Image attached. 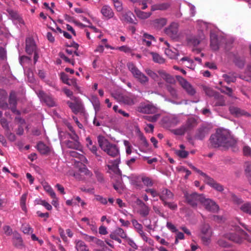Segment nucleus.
Segmentation results:
<instances>
[{
	"label": "nucleus",
	"instance_id": "1",
	"mask_svg": "<svg viewBox=\"0 0 251 251\" xmlns=\"http://www.w3.org/2000/svg\"><path fill=\"white\" fill-rule=\"evenodd\" d=\"M210 140L211 145L214 148L222 146L227 148L234 146L236 143L229 132L223 129L217 130L215 134L211 136Z\"/></svg>",
	"mask_w": 251,
	"mask_h": 251
},
{
	"label": "nucleus",
	"instance_id": "2",
	"mask_svg": "<svg viewBox=\"0 0 251 251\" xmlns=\"http://www.w3.org/2000/svg\"><path fill=\"white\" fill-rule=\"evenodd\" d=\"M98 142L101 150L109 156L116 157L119 155L120 151L118 146L110 143L104 137L99 135L98 137Z\"/></svg>",
	"mask_w": 251,
	"mask_h": 251
},
{
	"label": "nucleus",
	"instance_id": "3",
	"mask_svg": "<svg viewBox=\"0 0 251 251\" xmlns=\"http://www.w3.org/2000/svg\"><path fill=\"white\" fill-rule=\"evenodd\" d=\"M237 232L238 234L236 233H227L224 235V237L226 239L236 243H241L243 242V238H244L248 241L251 242V239L247 233L240 228L237 230Z\"/></svg>",
	"mask_w": 251,
	"mask_h": 251
},
{
	"label": "nucleus",
	"instance_id": "4",
	"mask_svg": "<svg viewBox=\"0 0 251 251\" xmlns=\"http://www.w3.org/2000/svg\"><path fill=\"white\" fill-rule=\"evenodd\" d=\"M231 199L233 202L238 206L242 212L251 215V203L250 202H244L241 198L234 194H231Z\"/></svg>",
	"mask_w": 251,
	"mask_h": 251
},
{
	"label": "nucleus",
	"instance_id": "5",
	"mask_svg": "<svg viewBox=\"0 0 251 251\" xmlns=\"http://www.w3.org/2000/svg\"><path fill=\"white\" fill-rule=\"evenodd\" d=\"M127 66L133 76L137 79L141 83L145 84L148 82V78L139 71L133 63L129 62L127 63Z\"/></svg>",
	"mask_w": 251,
	"mask_h": 251
},
{
	"label": "nucleus",
	"instance_id": "6",
	"mask_svg": "<svg viewBox=\"0 0 251 251\" xmlns=\"http://www.w3.org/2000/svg\"><path fill=\"white\" fill-rule=\"evenodd\" d=\"M197 125L196 121L194 118H189L186 122L180 127L175 130L174 133L176 135H182L193 128Z\"/></svg>",
	"mask_w": 251,
	"mask_h": 251
},
{
	"label": "nucleus",
	"instance_id": "7",
	"mask_svg": "<svg viewBox=\"0 0 251 251\" xmlns=\"http://www.w3.org/2000/svg\"><path fill=\"white\" fill-rule=\"evenodd\" d=\"M202 196L203 195H200L196 192L186 193L184 195L187 203L194 208L197 207L199 202L201 203Z\"/></svg>",
	"mask_w": 251,
	"mask_h": 251
},
{
	"label": "nucleus",
	"instance_id": "8",
	"mask_svg": "<svg viewBox=\"0 0 251 251\" xmlns=\"http://www.w3.org/2000/svg\"><path fill=\"white\" fill-rule=\"evenodd\" d=\"M201 203L204 207L205 209L212 212H217L219 210V206L213 201L205 198L203 195Z\"/></svg>",
	"mask_w": 251,
	"mask_h": 251
},
{
	"label": "nucleus",
	"instance_id": "9",
	"mask_svg": "<svg viewBox=\"0 0 251 251\" xmlns=\"http://www.w3.org/2000/svg\"><path fill=\"white\" fill-rule=\"evenodd\" d=\"M176 78L180 85L190 96H194L196 93L195 89L185 79L180 76H176Z\"/></svg>",
	"mask_w": 251,
	"mask_h": 251
},
{
	"label": "nucleus",
	"instance_id": "10",
	"mask_svg": "<svg viewBox=\"0 0 251 251\" xmlns=\"http://www.w3.org/2000/svg\"><path fill=\"white\" fill-rule=\"evenodd\" d=\"M137 111L143 114H154L157 112V108L152 104L141 103L137 107Z\"/></svg>",
	"mask_w": 251,
	"mask_h": 251
},
{
	"label": "nucleus",
	"instance_id": "11",
	"mask_svg": "<svg viewBox=\"0 0 251 251\" xmlns=\"http://www.w3.org/2000/svg\"><path fill=\"white\" fill-rule=\"evenodd\" d=\"M37 94L40 100L44 102L48 106L53 107L56 106V103L52 97L47 95L42 90H39Z\"/></svg>",
	"mask_w": 251,
	"mask_h": 251
},
{
	"label": "nucleus",
	"instance_id": "12",
	"mask_svg": "<svg viewBox=\"0 0 251 251\" xmlns=\"http://www.w3.org/2000/svg\"><path fill=\"white\" fill-rule=\"evenodd\" d=\"M165 33L172 39H176L178 37V24L172 23L164 30Z\"/></svg>",
	"mask_w": 251,
	"mask_h": 251
},
{
	"label": "nucleus",
	"instance_id": "13",
	"mask_svg": "<svg viewBox=\"0 0 251 251\" xmlns=\"http://www.w3.org/2000/svg\"><path fill=\"white\" fill-rule=\"evenodd\" d=\"M36 45L31 38H27L25 40V51L28 54H31L36 51Z\"/></svg>",
	"mask_w": 251,
	"mask_h": 251
},
{
	"label": "nucleus",
	"instance_id": "14",
	"mask_svg": "<svg viewBox=\"0 0 251 251\" xmlns=\"http://www.w3.org/2000/svg\"><path fill=\"white\" fill-rule=\"evenodd\" d=\"M224 40L222 38H218V36L215 34H211L210 35V46L213 50H218L221 44V41Z\"/></svg>",
	"mask_w": 251,
	"mask_h": 251
},
{
	"label": "nucleus",
	"instance_id": "15",
	"mask_svg": "<svg viewBox=\"0 0 251 251\" xmlns=\"http://www.w3.org/2000/svg\"><path fill=\"white\" fill-rule=\"evenodd\" d=\"M159 197L160 199L164 202L168 200L173 199L174 195L170 190L168 189L163 188L159 193Z\"/></svg>",
	"mask_w": 251,
	"mask_h": 251
},
{
	"label": "nucleus",
	"instance_id": "16",
	"mask_svg": "<svg viewBox=\"0 0 251 251\" xmlns=\"http://www.w3.org/2000/svg\"><path fill=\"white\" fill-rule=\"evenodd\" d=\"M64 144L69 149L78 150L82 152V146L79 142V140H66L64 142Z\"/></svg>",
	"mask_w": 251,
	"mask_h": 251
},
{
	"label": "nucleus",
	"instance_id": "17",
	"mask_svg": "<svg viewBox=\"0 0 251 251\" xmlns=\"http://www.w3.org/2000/svg\"><path fill=\"white\" fill-rule=\"evenodd\" d=\"M230 113L236 116L240 117L242 116H250V115L247 112L241 108L234 106H230L229 108Z\"/></svg>",
	"mask_w": 251,
	"mask_h": 251
},
{
	"label": "nucleus",
	"instance_id": "18",
	"mask_svg": "<svg viewBox=\"0 0 251 251\" xmlns=\"http://www.w3.org/2000/svg\"><path fill=\"white\" fill-rule=\"evenodd\" d=\"M204 177L205 178V181L215 190L219 192H222L224 190V188L222 185L215 182L213 178L209 177L207 175L206 176H204Z\"/></svg>",
	"mask_w": 251,
	"mask_h": 251
},
{
	"label": "nucleus",
	"instance_id": "19",
	"mask_svg": "<svg viewBox=\"0 0 251 251\" xmlns=\"http://www.w3.org/2000/svg\"><path fill=\"white\" fill-rule=\"evenodd\" d=\"M167 21V19L164 18L156 19L151 22V25L154 28L159 29L166 25Z\"/></svg>",
	"mask_w": 251,
	"mask_h": 251
},
{
	"label": "nucleus",
	"instance_id": "20",
	"mask_svg": "<svg viewBox=\"0 0 251 251\" xmlns=\"http://www.w3.org/2000/svg\"><path fill=\"white\" fill-rule=\"evenodd\" d=\"M75 102L74 103L71 101H68L67 102V104L74 113L77 114L81 111L82 106L80 102L76 98H75Z\"/></svg>",
	"mask_w": 251,
	"mask_h": 251
},
{
	"label": "nucleus",
	"instance_id": "21",
	"mask_svg": "<svg viewBox=\"0 0 251 251\" xmlns=\"http://www.w3.org/2000/svg\"><path fill=\"white\" fill-rule=\"evenodd\" d=\"M163 122L169 126H175L180 123V120L176 116H167L163 119Z\"/></svg>",
	"mask_w": 251,
	"mask_h": 251
},
{
	"label": "nucleus",
	"instance_id": "22",
	"mask_svg": "<svg viewBox=\"0 0 251 251\" xmlns=\"http://www.w3.org/2000/svg\"><path fill=\"white\" fill-rule=\"evenodd\" d=\"M101 14L107 19L113 17L114 13L112 8L108 5H103L100 10Z\"/></svg>",
	"mask_w": 251,
	"mask_h": 251
},
{
	"label": "nucleus",
	"instance_id": "23",
	"mask_svg": "<svg viewBox=\"0 0 251 251\" xmlns=\"http://www.w3.org/2000/svg\"><path fill=\"white\" fill-rule=\"evenodd\" d=\"M138 202V204L140 205L139 213L142 217H146L149 214L150 211V207L140 200H139Z\"/></svg>",
	"mask_w": 251,
	"mask_h": 251
},
{
	"label": "nucleus",
	"instance_id": "24",
	"mask_svg": "<svg viewBox=\"0 0 251 251\" xmlns=\"http://www.w3.org/2000/svg\"><path fill=\"white\" fill-rule=\"evenodd\" d=\"M158 73L161 78L165 80L167 83L174 84L176 80L175 78L164 70H159Z\"/></svg>",
	"mask_w": 251,
	"mask_h": 251
},
{
	"label": "nucleus",
	"instance_id": "25",
	"mask_svg": "<svg viewBox=\"0 0 251 251\" xmlns=\"http://www.w3.org/2000/svg\"><path fill=\"white\" fill-rule=\"evenodd\" d=\"M208 134V130L206 127L200 128L195 136V139L202 140Z\"/></svg>",
	"mask_w": 251,
	"mask_h": 251
},
{
	"label": "nucleus",
	"instance_id": "26",
	"mask_svg": "<svg viewBox=\"0 0 251 251\" xmlns=\"http://www.w3.org/2000/svg\"><path fill=\"white\" fill-rule=\"evenodd\" d=\"M86 141L87 142L86 146L89 149V150L96 156H99L97 154V147L95 144H93V141L91 140L89 137H87L86 138Z\"/></svg>",
	"mask_w": 251,
	"mask_h": 251
},
{
	"label": "nucleus",
	"instance_id": "27",
	"mask_svg": "<svg viewBox=\"0 0 251 251\" xmlns=\"http://www.w3.org/2000/svg\"><path fill=\"white\" fill-rule=\"evenodd\" d=\"M134 12L137 17L143 20L149 18L152 14L151 12H146L142 11L137 7L134 8Z\"/></svg>",
	"mask_w": 251,
	"mask_h": 251
},
{
	"label": "nucleus",
	"instance_id": "28",
	"mask_svg": "<svg viewBox=\"0 0 251 251\" xmlns=\"http://www.w3.org/2000/svg\"><path fill=\"white\" fill-rule=\"evenodd\" d=\"M170 4L169 3H157L152 5L151 6V10L154 11L155 10H165L169 8Z\"/></svg>",
	"mask_w": 251,
	"mask_h": 251
},
{
	"label": "nucleus",
	"instance_id": "29",
	"mask_svg": "<svg viewBox=\"0 0 251 251\" xmlns=\"http://www.w3.org/2000/svg\"><path fill=\"white\" fill-rule=\"evenodd\" d=\"M143 44H145L148 47H150L151 44V41H154V37L150 34L144 33L142 37Z\"/></svg>",
	"mask_w": 251,
	"mask_h": 251
},
{
	"label": "nucleus",
	"instance_id": "30",
	"mask_svg": "<svg viewBox=\"0 0 251 251\" xmlns=\"http://www.w3.org/2000/svg\"><path fill=\"white\" fill-rule=\"evenodd\" d=\"M214 99L215 100L214 105L216 106L225 105V100L223 96L219 93L214 95Z\"/></svg>",
	"mask_w": 251,
	"mask_h": 251
},
{
	"label": "nucleus",
	"instance_id": "31",
	"mask_svg": "<svg viewBox=\"0 0 251 251\" xmlns=\"http://www.w3.org/2000/svg\"><path fill=\"white\" fill-rule=\"evenodd\" d=\"M110 235L119 236L123 239H126L127 235L126 232L121 227H117L114 231L111 232Z\"/></svg>",
	"mask_w": 251,
	"mask_h": 251
},
{
	"label": "nucleus",
	"instance_id": "32",
	"mask_svg": "<svg viewBox=\"0 0 251 251\" xmlns=\"http://www.w3.org/2000/svg\"><path fill=\"white\" fill-rule=\"evenodd\" d=\"M120 160L119 158H117L113 161H109V163H111V165L107 164L106 167L108 168L109 170H114V169H117L119 175L121 174V171L118 169V165L120 163Z\"/></svg>",
	"mask_w": 251,
	"mask_h": 251
},
{
	"label": "nucleus",
	"instance_id": "33",
	"mask_svg": "<svg viewBox=\"0 0 251 251\" xmlns=\"http://www.w3.org/2000/svg\"><path fill=\"white\" fill-rule=\"evenodd\" d=\"M75 249L77 251H89L87 246L81 240H75Z\"/></svg>",
	"mask_w": 251,
	"mask_h": 251
},
{
	"label": "nucleus",
	"instance_id": "34",
	"mask_svg": "<svg viewBox=\"0 0 251 251\" xmlns=\"http://www.w3.org/2000/svg\"><path fill=\"white\" fill-rule=\"evenodd\" d=\"M37 149L42 154H47L50 152V148L43 142L37 144Z\"/></svg>",
	"mask_w": 251,
	"mask_h": 251
},
{
	"label": "nucleus",
	"instance_id": "35",
	"mask_svg": "<svg viewBox=\"0 0 251 251\" xmlns=\"http://www.w3.org/2000/svg\"><path fill=\"white\" fill-rule=\"evenodd\" d=\"M124 20L127 23L136 24V23L134 22L133 18H134V16L130 11H128L124 14L123 16Z\"/></svg>",
	"mask_w": 251,
	"mask_h": 251
},
{
	"label": "nucleus",
	"instance_id": "36",
	"mask_svg": "<svg viewBox=\"0 0 251 251\" xmlns=\"http://www.w3.org/2000/svg\"><path fill=\"white\" fill-rule=\"evenodd\" d=\"M201 235L212 234L210 226L207 224H202L200 227Z\"/></svg>",
	"mask_w": 251,
	"mask_h": 251
},
{
	"label": "nucleus",
	"instance_id": "37",
	"mask_svg": "<svg viewBox=\"0 0 251 251\" xmlns=\"http://www.w3.org/2000/svg\"><path fill=\"white\" fill-rule=\"evenodd\" d=\"M13 242L14 246L16 247H20L23 245L22 239L18 233L14 234Z\"/></svg>",
	"mask_w": 251,
	"mask_h": 251
},
{
	"label": "nucleus",
	"instance_id": "38",
	"mask_svg": "<svg viewBox=\"0 0 251 251\" xmlns=\"http://www.w3.org/2000/svg\"><path fill=\"white\" fill-rule=\"evenodd\" d=\"M165 54L168 56L170 58L172 59H177V57L179 55L177 50H176V51H173L169 48H166L165 50Z\"/></svg>",
	"mask_w": 251,
	"mask_h": 251
},
{
	"label": "nucleus",
	"instance_id": "39",
	"mask_svg": "<svg viewBox=\"0 0 251 251\" xmlns=\"http://www.w3.org/2000/svg\"><path fill=\"white\" fill-rule=\"evenodd\" d=\"M151 54L152 55L154 62L159 64H163L165 62V59L159 54L153 52H151Z\"/></svg>",
	"mask_w": 251,
	"mask_h": 251
},
{
	"label": "nucleus",
	"instance_id": "40",
	"mask_svg": "<svg viewBox=\"0 0 251 251\" xmlns=\"http://www.w3.org/2000/svg\"><path fill=\"white\" fill-rule=\"evenodd\" d=\"M224 80L227 83L234 82L236 80V76L234 74H228L223 75Z\"/></svg>",
	"mask_w": 251,
	"mask_h": 251
},
{
	"label": "nucleus",
	"instance_id": "41",
	"mask_svg": "<svg viewBox=\"0 0 251 251\" xmlns=\"http://www.w3.org/2000/svg\"><path fill=\"white\" fill-rule=\"evenodd\" d=\"M69 153L71 156L78 158L79 159L78 161L86 160V158L83 154L79 153L75 151H70Z\"/></svg>",
	"mask_w": 251,
	"mask_h": 251
},
{
	"label": "nucleus",
	"instance_id": "42",
	"mask_svg": "<svg viewBox=\"0 0 251 251\" xmlns=\"http://www.w3.org/2000/svg\"><path fill=\"white\" fill-rule=\"evenodd\" d=\"M8 102L10 105H17V97L14 91H12L10 93Z\"/></svg>",
	"mask_w": 251,
	"mask_h": 251
},
{
	"label": "nucleus",
	"instance_id": "43",
	"mask_svg": "<svg viewBox=\"0 0 251 251\" xmlns=\"http://www.w3.org/2000/svg\"><path fill=\"white\" fill-rule=\"evenodd\" d=\"M160 117V114H156L153 116H144V118L149 122H156L159 118Z\"/></svg>",
	"mask_w": 251,
	"mask_h": 251
},
{
	"label": "nucleus",
	"instance_id": "44",
	"mask_svg": "<svg viewBox=\"0 0 251 251\" xmlns=\"http://www.w3.org/2000/svg\"><path fill=\"white\" fill-rule=\"evenodd\" d=\"M175 153L178 156L182 158H186L189 154L188 151L183 150H176Z\"/></svg>",
	"mask_w": 251,
	"mask_h": 251
},
{
	"label": "nucleus",
	"instance_id": "45",
	"mask_svg": "<svg viewBox=\"0 0 251 251\" xmlns=\"http://www.w3.org/2000/svg\"><path fill=\"white\" fill-rule=\"evenodd\" d=\"M220 91L222 93H225L230 97H233L232 90L229 87L226 86L223 87L222 88L220 89Z\"/></svg>",
	"mask_w": 251,
	"mask_h": 251
},
{
	"label": "nucleus",
	"instance_id": "46",
	"mask_svg": "<svg viewBox=\"0 0 251 251\" xmlns=\"http://www.w3.org/2000/svg\"><path fill=\"white\" fill-rule=\"evenodd\" d=\"M212 234L201 235V239L203 244L208 245L210 242Z\"/></svg>",
	"mask_w": 251,
	"mask_h": 251
},
{
	"label": "nucleus",
	"instance_id": "47",
	"mask_svg": "<svg viewBox=\"0 0 251 251\" xmlns=\"http://www.w3.org/2000/svg\"><path fill=\"white\" fill-rule=\"evenodd\" d=\"M31 62V58L26 56H22L20 58V63L24 66L26 64L30 63Z\"/></svg>",
	"mask_w": 251,
	"mask_h": 251
},
{
	"label": "nucleus",
	"instance_id": "48",
	"mask_svg": "<svg viewBox=\"0 0 251 251\" xmlns=\"http://www.w3.org/2000/svg\"><path fill=\"white\" fill-rule=\"evenodd\" d=\"M79 172L81 174L86 176L88 177L92 176V173L89 171L86 167H82L79 169Z\"/></svg>",
	"mask_w": 251,
	"mask_h": 251
},
{
	"label": "nucleus",
	"instance_id": "49",
	"mask_svg": "<svg viewBox=\"0 0 251 251\" xmlns=\"http://www.w3.org/2000/svg\"><path fill=\"white\" fill-rule=\"evenodd\" d=\"M27 198V194L25 193L23 194L20 200V205L21 206V207L22 209L24 211H25L26 210V206H25V202H26V200Z\"/></svg>",
	"mask_w": 251,
	"mask_h": 251
},
{
	"label": "nucleus",
	"instance_id": "50",
	"mask_svg": "<svg viewBox=\"0 0 251 251\" xmlns=\"http://www.w3.org/2000/svg\"><path fill=\"white\" fill-rule=\"evenodd\" d=\"M22 231L24 233L28 234L32 231V229L28 224H23L21 227Z\"/></svg>",
	"mask_w": 251,
	"mask_h": 251
},
{
	"label": "nucleus",
	"instance_id": "51",
	"mask_svg": "<svg viewBox=\"0 0 251 251\" xmlns=\"http://www.w3.org/2000/svg\"><path fill=\"white\" fill-rule=\"evenodd\" d=\"M245 60L243 58H237L235 60L236 65L240 68H243L245 65Z\"/></svg>",
	"mask_w": 251,
	"mask_h": 251
},
{
	"label": "nucleus",
	"instance_id": "52",
	"mask_svg": "<svg viewBox=\"0 0 251 251\" xmlns=\"http://www.w3.org/2000/svg\"><path fill=\"white\" fill-rule=\"evenodd\" d=\"M0 122L1 126L4 129H5L7 131H9V124L6 119L5 118H2L0 119Z\"/></svg>",
	"mask_w": 251,
	"mask_h": 251
},
{
	"label": "nucleus",
	"instance_id": "53",
	"mask_svg": "<svg viewBox=\"0 0 251 251\" xmlns=\"http://www.w3.org/2000/svg\"><path fill=\"white\" fill-rule=\"evenodd\" d=\"M146 73L148 75L151 76L154 80H156L158 78V75L152 70L150 69H147L146 70Z\"/></svg>",
	"mask_w": 251,
	"mask_h": 251
},
{
	"label": "nucleus",
	"instance_id": "54",
	"mask_svg": "<svg viewBox=\"0 0 251 251\" xmlns=\"http://www.w3.org/2000/svg\"><path fill=\"white\" fill-rule=\"evenodd\" d=\"M114 6L117 11L121 12L123 10L122 3L119 0H114Z\"/></svg>",
	"mask_w": 251,
	"mask_h": 251
},
{
	"label": "nucleus",
	"instance_id": "55",
	"mask_svg": "<svg viewBox=\"0 0 251 251\" xmlns=\"http://www.w3.org/2000/svg\"><path fill=\"white\" fill-rule=\"evenodd\" d=\"M165 206H167L170 209L173 210H176L177 208V205L175 202H168L167 201L163 202Z\"/></svg>",
	"mask_w": 251,
	"mask_h": 251
},
{
	"label": "nucleus",
	"instance_id": "56",
	"mask_svg": "<svg viewBox=\"0 0 251 251\" xmlns=\"http://www.w3.org/2000/svg\"><path fill=\"white\" fill-rule=\"evenodd\" d=\"M204 90L205 92V94L209 97H214V95L215 94H217L218 93L215 92L214 91L212 90L211 88H208V87H205Z\"/></svg>",
	"mask_w": 251,
	"mask_h": 251
},
{
	"label": "nucleus",
	"instance_id": "57",
	"mask_svg": "<svg viewBox=\"0 0 251 251\" xmlns=\"http://www.w3.org/2000/svg\"><path fill=\"white\" fill-rule=\"evenodd\" d=\"M66 84L70 86H73L77 89H79V87L76 82V79L75 78L69 79V81L67 82H66Z\"/></svg>",
	"mask_w": 251,
	"mask_h": 251
},
{
	"label": "nucleus",
	"instance_id": "58",
	"mask_svg": "<svg viewBox=\"0 0 251 251\" xmlns=\"http://www.w3.org/2000/svg\"><path fill=\"white\" fill-rule=\"evenodd\" d=\"M167 90L170 92L172 97L176 98L177 96L176 90L172 86L168 85L167 86Z\"/></svg>",
	"mask_w": 251,
	"mask_h": 251
},
{
	"label": "nucleus",
	"instance_id": "59",
	"mask_svg": "<svg viewBox=\"0 0 251 251\" xmlns=\"http://www.w3.org/2000/svg\"><path fill=\"white\" fill-rule=\"evenodd\" d=\"M141 179L145 185L151 186L153 185L151 179L148 177H142Z\"/></svg>",
	"mask_w": 251,
	"mask_h": 251
},
{
	"label": "nucleus",
	"instance_id": "60",
	"mask_svg": "<svg viewBox=\"0 0 251 251\" xmlns=\"http://www.w3.org/2000/svg\"><path fill=\"white\" fill-rule=\"evenodd\" d=\"M95 174L98 181L100 183L104 182L103 175L98 171H95Z\"/></svg>",
	"mask_w": 251,
	"mask_h": 251
},
{
	"label": "nucleus",
	"instance_id": "61",
	"mask_svg": "<svg viewBox=\"0 0 251 251\" xmlns=\"http://www.w3.org/2000/svg\"><path fill=\"white\" fill-rule=\"evenodd\" d=\"M38 204L43 205L48 210L52 209L51 205L45 200H40Z\"/></svg>",
	"mask_w": 251,
	"mask_h": 251
},
{
	"label": "nucleus",
	"instance_id": "62",
	"mask_svg": "<svg viewBox=\"0 0 251 251\" xmlns=\"http://www.w3.org/2000/svg\"><path fill=\"white\" fill-rule=\"evenodd\" d=\"M45 189L47 192L50 195L51 198H54L56 195L54 191L50 186H47L45 187Z\"/></svg>",
	"mask_w": 251,
	"mask_h": 251
},
{
	"label": "nucleus",
	"instance_id": "63",
	"mask_svg": "<svg viewBox=\"0 0 251 251\" xmlns=\"http://www.w3.org/2000/svg\"><path fill=\"white\" fill-rule=\"evenodd\" d=\"M218 244L223 248H227L230 246V244L223 239L219 240L218 241Z\"/></svg>",
	"mask_w": 251,
	"mask_h": 251
},
{
	"label": "nucleus",
	"instance_id": "64",
	"mask_svg": "<svg viewBox=\"0 0 251 251\" xmlns=\"http://www.w3.org/2000/svg\"><path fill=\"white\" fill-rule=\"evenodd\" d=\"M245 171L248 176V178L251 177V162H248L246 164Z\"/></svg>",
	"mask_w": 251,
	"mask_h": 251
}]
</instances>
